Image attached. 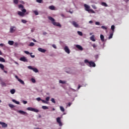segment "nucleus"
Returning <instances> with one entry per match:
<instances>
[{
  "label": "nucleus",
  "instance_id": "nucleus-29",
  "mask_svg": "<svg viewBox=\"0 0 129 129\" xmlns=\"http://www.w3.org/2000/svg\"><path fill=\"white\" fill-rule=\"evenodd\" d=\"M115 28V27L114 26V25H112L111 27V29L112 31V33H114V29Z\"/></svg>",
  "mask_w": 129,
  "mask_h": 129
},
{
  "label": "nucleus",
  "instance_id": "nucleus-50",
  "mask_svg": "<svg viewBox=\"0 0 129 129\" xmlns=\"http://www.w3.org/2000/svg\"><path fill=\"white\" fill-rule=\"evenodd\" d=\"M52 47L54 48V49H57V46L55 44H52Z\"/></svg>",
  "mask_w": 129,
  "mask_h": 129
},
{
  "label": "nucleus",
  "instance_id": "nucleus-22",
  "mask_svg": "<svg viewBox=\"0 0 129 129\" xmlns=\"http://www.w3.org/2000/svg\"><path fill=\"white\" fill-rule=\"evenodd\" d=\"M49 10H51V11H54L55 10V7L54 6H50L49 7Z\"/></svg>",
  "mask_w": 129,
  "mask_h": 129
},
{
  "label": "nucleus",
  "instance_id": "nucleus-5",
  "mask_svg": "<svg viewBox=\"0 0 129 129\" xmlns=\"http://www.w3.org/2000/svg\"><path fill=\"white\" fill-rule=\"evenodd\" d=\"M27 109L30 111H34V112H39V110L32 107H28Z\"/></svg>",
  "mask_w": 129,
  "mask_h": 129
},
{
  "label": "nucleus",
  "instance_id": "nucleus-23",
  "mask_svg": "<svg viewBox=\"0 0 129 129\" xmlns=\"http://www.w3.org/2000/svg\"><path fill=\"white\" fill-rule=\"evenodd\" d=\"M18 81H19V82L23 85H25V82L21 79H18Z\"/></svg>",
  "mask_w": 129,
  "mask_h": 129
},
{
  "label": "nucleus",
  "instance_id": "nucleus-49",
  "mask_svg": "<svg viewBox=\"0 0 129 129\" xmlns=\"http://www.w3.org/2000/svg\"><path fill=\"white\" fill-rule=\"evenodd\" d=\"M22 102L24 103V104H27V103H28V102L25 100L22 101Z\"/></svg>",
  "mask_w": 129,
  "mask_h": 129
},
{
  "label": "nucleus",
  "instance_id": "nucleus-53",
  "mask_svg": "<svg viewBox=\"0 0 129 129\" xmlns=\"http://www.w3.org/2000/svg\"><path fill=\"white\" fill-rule=\"evenodd\" d=\"M43 35H44V36H45V35H47V32H43Z\"/></svg>",
  "mask_w": 129,
  "mask_h": 129
},
{
  "label": "nucleus",
  "instance_id": "nucleus-17",
  "mask_svg": "<svg viewBox=\"0 0 129 129\" xmlns=\"http://www.w3.org/2000/svg\"><path fill=\"white\" fill-rule=\"evenodd\" d=\"M19 113H21V114H28L27 112H26L22 110H19Z\"/></svg>",
  "mask_w": 129,
  "mask_h": 129
},
{
  "label": "nucleus",
  "instance_id": "nucleus-52",
  "mask_svg": "<svg viewBox=\"0 0 129 129\" xmlns=\"http://www.w3.org/2000/svg\"><path fill=\"white\" fill-rule=\"evenodd\" d=\"M32 41H33V42L35 43H37V40H36L35 39H32Z\"/></svg>",
  "mask_w": 129,
  "mask_h": 129
},
{
  "label": "nucleus",
  "instance_id": "nucleus-27",
  "mask_svg": "<svg viewBox=\"0 0 129 129\" xmlns=\"http://www.w3.org/2000/svg\"><path fill=\"white\" fill-rule=\"evenodd\" d=\"M0 62H6V60L3 57H0Z\"/></svg>",
  "mask_w": 129,
  "mask_h": 129
},
{
  "label": "nucleus",
  "instance_id": "nucleus-6",
  "mask_svg": "<svg viewBox=\"0 0 129 129\" xmlns=\"http://www.w3.org/2000/svg\"><path fill=\"white\" fill-rule=\"evenodd\" d=\"M17 31V28L15 26H11L10 29V32L11 33H15Z\"/></svg>",
  "mask_w": 129,
  "mask_h": 129
},
{
  "label": "nucleus",
  "instance_id": "nucleus-7",
  "mask_svg": "<svg viewBox=\"0 0 129 129\" xmlns=\"http://www.w3.org/2000/svg\"><path fill=\"white\" fill-rule=\"evenodd\" d=\"M28 68L30 70H33V71H34V72H35V73L39 72V71L38 70V69H37V68H33L31 66H28Z\"/></svg>",
  "mask_w": 129,
  "mask_h": 129
},
{
  "label": "nucleus",
  "instance_id": "nucleus-19",
  "mask_svg": "<svg viewBox=\"0 0 129 129\" xmlns=\"http://www.w3.org/2000/svg\"><path fill=\"white\" fill-rule=\"evenodd\" d=\"M113 36V32H112L110 34L108 37V39L110 40V39H112Z\"/></svg>",
  "mask_w": 129,
  "mask_h": 129
},
{
  "label": "nucleus",
  "instance_id": "nucleus-40",
  "mask_svg": "<svg viewBox=\"0 0 129 129\" xmlns=\"http://www.w3.org/2000/svg\"><path fill=\"white\" fill-rule=\"evenodd\" d=\"M92 47H93V48H94V49H95V48H96V47H97V45L95 44H93L92 45Z\"/></svg>",
  "mask_w": 129,
  "mask_h": 129
},
{
  "label": "nucleus",
  "instance_id": "nucleus-21",
  "mask_svg": "<svg viewBox=\"0 0 129 129\" xmlns=\"http://www.w3.org/2000/svg\"><path fill=\"white\" fill-rule=\"evenodd\" d=\"M90 40L93 42H95V39L94 38V35H92L90 37Z\"/></svg>",
  "mask_w": 129,
  "mask_h": 129
},
{
  "label": "nucleus",
  "instance_id": "nucleus-34",
  "mask_svg": "<svg viewBox=\"0 0 129 129\" xmlns=\"http://www.w3.org/2000/svg\"><path fill=\"white\" fill-rule=\"evenodd\" d=\"M78 34L79 36H83V34L81 31H78Z\"/></svg>",
  "mask_w": 129,
  "mask_h": 129
},
{
  "label": "nucleus",
  "instance_id": "nucleus-4",
  "mask_svg": "<svg viewBox=\"0 0 129 129\" xmlns=\"http://www.w3.org/2000/svg\"><path fill=\"white\" fill-rule=\"evenodd\" d=\"M85 63H88L89 64L90 67H95L96 65L95 64V63L92 61H89L88 59H85L84 60Z\"/></svg>",
  "mask_w": 129,
  "mask_h": 129
},
{
  "label": "nucleus",
  "instance_id": "nucleus-47",
  "mask_svg": "<svg viewBox=\"0 0 129 129\" xmlns=\"http://www.w3.org/2000/svg\"><path fill=\"white\" fill-rule=\"evenodd\" d=\"M24 53H25V54H27V55H29L30 54H31V53H30L29 51H25Z\"/></svg>",
  "mask_w": 129,
  "mask_h": 129
},
{
  "label": "nucleus",
  "instance_id": "nucleus-54",
  "mask_svg": "<svg viewBox=\"0 0 129 129\" xmlns=\"http://www.w3.org/2000/svg\"><path fill=\"white\" fill-rule=\"evenodd\" d=\"M0 46L1 47H4V44L3 43H1L0 44Z\"/></svg>",
  "mask_w": 129,
  "mask_h": 129
},
{
  "label": "nucleus",
  "instance_id": "nucleus-57",
  "mask_svg": "<svg viewBox=\"0 0 129 129\" xmlns=\"http://www.w3.org/2000/svg\"><path fill=\"white\" fill-rule=\"evenodd\" d=\"M89 24H92V23H93V21H90L89 22Z\"/></svg>",
  "mask_w": 129,
  "mask_h": 129
},
{
  "label": "nucleus",
  "instance_id": "nucleus-12",
  "mask_svg": "<svg viewBox=\"0 0 129 129\" xmlns=\"http://www.w3.org/2000/svg\"><path fill=\"white\" fill-rule=\"evenodd\" d=\"M19 60L20 61H22L23 62H28V59L25 56L20 57Z\"/></svg>",
  "mask_w": 129,
  "mask_h": 129
},
{
  "label": "nucleus",
  "instance_id": "nucleus-16",
  "mask_svg": "<svg viewBox=\"0 0 129 129\" xmlns=\"http://www.w3.org/2000/svg\"><path fill=\"white\" fill-rule=\"evenodd\" d=\"M18 8L20 9V10H25V9H24L23 5L22 4L18 5Z\"/></svg>",
  "mask_w": 129,
  "mask_h": 129
},
{
  "label": "nucleus",
  "instance_id": "nucleus-41",
  "mask_svg": "<svg viewBox=\"0 0 129 129\" xmlns=\"http://www.w3.org/2000/svg\"><path fill=\"white\" fill-rule=\"evenodd\" d=\"M51 101L53 103H56V101H55V99H54V98H51Z\"/></svg>",
  "mask_w": 129,
  "mask_h": 129
},
{
  "label": "nucleus",
  "instance_id": "nucleus-2",
  "mask_svg": "<svg viewBox=\"0 0 129 129\" xmlns=\"http://www.w3.org/2000/svg\"><path fill=\"white\" fill-rule=\"evenodd\" d=\"M84 7L85 8V11L88 12V13L91 14H95V12L92 9H90V6L87 5V4H84Z\"/></svg>",
  "mask_w": 129,
  "mask_h": 129
},
{
  "label": "nucleus",
  "instance_id": "nucleus-38",
  "mask_svg": "<svg viewBox=\"0 0 129 129\" xmlns=\"http://www.w3.org/2000/svg\"><path fill=\"white\" fill-rule=\"evenodd\" d=\"M1 85L2 86H7V84H6L4 82H1Z\"/></svg>",
  "mask_w": 129,
  "mask_h": 129
},
{
  "label": "nucleus",
  "instance_id": "nucleus-61",
  "mask_svg": "<svg viewBox=\"0 0 129 129\" xmlns=\"http://www.w3.org/2000/svg\"><path fill=\"white\" fill-rule=\"evenodd\" d=\"M95 58H98V55H95Z\"/></svg>",
  "mask_w": 129,
  "mask_h": 129
},
{
  "label": "nucleus",
  "instance_id": "nucleus-1",
  "mask_svg": "<svg viewBox=\"0 0 129 129\" xmlns=\"http://www.w3.org/2000/svg\"><path fill=\"white\" fill-rule=\"evenodd\" d=\"M48 18V19L52 22V24H53L54 26L61 27V24L58 22H55V19H54L52 17L49 16Z\"/></svg>",
  "mask_w": 129,
  "mask_h": 129
},
{
  "label": "nucleus",
  "instance_id": "nucleus-13",
  "mask_svg": "<svg viewBox=\"0 0 129 129\" xmlns=\"http://www.w3.org/2000/svg\"><path fill=\"white\" fill-rule=\"evenodd\" d=\"M38 50L39 51V52H41V53H45V52H46L47 50L46 49H44L41 47H39L38 48Z\"/></svg>",
  "mask_w": 129,
  "mask_h": 129
},
{
  "label": "nucleus",
  "instance_id": "nucleus-3",
  "mask_svg": "<svg viewBox=\"0 0 129 129\" xmlns=\"http://www.w3.org/2000/svg\"><path fill=\"white\" fill-rule=\"evenodd\" d=\"M21 11L18 12V15L20 16V17H25V15H28L29 13L27 12V10L26 9H21ZM26 13V14H25Z\"/></svg>",
  "mask_w": 129,
  "mask_h": 129
},
{
  "label": "nucleus",
  "instance_id": "nucleus-30",
  "mask_svg": "<svg viewBox=\"0 0 129 129\" xmlns=\"http://www.w3.org/2000/svg\"><path fill=\"white\" fill-rule=\"evenodd\" d=\"M102 6H103V7H108V5H107V4L104 2H102L101 3Z\"/></svg>",
  "mask_w": 129,
  "mask_h": 129
},
{
  "label": "nucleus",
  "instance_id": "nucleus-55",
  "mask_svg": "<svg viewBox=\"0 0 129 129\" xmlns=\"http://www.w3.org/2000/svg\"><path fill=\"white\" fill-rule=\"evenodd\" d=\"M15 77H16V79H17L18 80H19V79H20L19 78V77H18V76H16Z\"/></svg>",
  "mask_w": 129,
  "mask_h": 129
},
{
  "label": "nucleus",
  "instance_id": "nucleus-45",
  "mask_svg": "<svg viewBox=\"0 0 129 129\" xmlns=\"http://www.w3.org/2000/svg\"><path fill=\"white\" fill-rule=\"evenodd\" d=\"M31 81L33 83H36V80H35L34 78L31 79Z\"/></svg>",
  "mask_w": 129,
  "mask_h": 129
},
{
  "label": "nucleus",
  "instance_id": "nucleus-28",
  "mask_svg": "<svg viewBox=\"0 0 129 129\" xmlns=\"http://www.w3.org/2000/svg\"><path fill=\"white\" fill-rule=\"evenodd\" d=\"M12 101L14 102V103H16V104H20V102L16 101L15 99H13Z\"/></svg>",
  "mask_w": 129,
  "mask_h": 129
},
{
  "label": "nucleus",
  "instance_id": "nucleus-64",
  "mask_svg": "<svg viewBox=\"0 0 129 129\" xmlns=\"http://www.w3.org/2000/svg\"><path fill=\"white\" fill-rule=\"evenodd\" d=\"M52 110H53V111L55 110V108H53L52 109Z\"/></svg>",
  "mask_w": 129,
  "mask_h": 129
},
{
  "label": "nucleus",
  "instance_id": "nucleus-39",
  "mask_svg": "<svg viewBox=\"0 0 129 129\" xmlns=\"http://www.w3.org/2000/svg\"><path fill=\"white\" fill-rule=\"evenodd\" d=\"M29 46L30 47H33V46H35V43H34V42H31L30 44H29Z\"/></svg>",
  "mask_w": 129,
  "mask_h": 129
},
{
  "label": "nucleus",
  "instance_id": "nucleus-14",
  "mask_svg": "<svg viewBox=\"0 0 129 129\" xmlns=\"http://www.w3.org/2000/svg\"><path fill=\"white\" fill-rule=\"evenodd\" d=\"M72 24L73 26L75 27V28H78V27H79V25H78V24H77V23H76L75 21H73Z\"/></svg>",
  "mask_w": 129,
  "mask_h": 129
},
{
  "label": "nucleus",
  "instance_id": "nucleus-11",
  "mask_svg": "<svg viewBox=\"0 0 129 129\" xmlns=\"http://www.w3.org/2000/svg\"><path fill=\"white\" fill-rule=\"evenodd\" d=\"M0 124H1V125L2 126V127L4 128L6 127H8V124L4 122L0 121Z\"/></svg>",
  "mask_w": 129,
  "mask_h": 129
},
{
  "label": "nucleus",
  "instance_id": "nucleus-36",
  "mask_svg": "<svg viewBox=\"0 0 129 129\" xmlns=\"http://www.w3.org/2000/svg\"><path fill=\"white\" fill-rule=\"evenodd\" d=\"M22 23H23V24H27V21L26 20L22 19L21 20Z\"/></svg>",
  "mask_w": 129,
  "mask_h": 129
},
{
  "label": "nucleus",
  "instance_id": "nucleus-43",
  "mask_svg": "<svg viewBox=\"0 0 129 129\" xmlns=\"http://www.w3.org/2000/svg\"><path fill=\"white\" fill-rule=\"evenodd\" d=\"M42 108H43V109H48V107H47V106H42Z\"/></svg>",
  "mask_w": 129,
  "mask_h": 129
},
{
  "label": "nucleus",
  "instance_id": "nucleus-35",
  "mask_svg": "<svg viewBox=\"0 0 129 129\" xmlns=\"http://www.w3.org/2000/svg\"><path fill=\"white\" fill-rule=\"evenodd\" d=\"M59 83H61V84H65V83H66V82L63 81L62 80H59Z\"/></svg>",
  "mask_w": 129,
  "mask_h": 129
},
{
  "label": "nucleus",
  "instance_id": "nucleus-60",
  "mask_svg": "<svg viewBox=\"0 0 129 129\" xmlns=\"http://www.w3.org/2000/svg\"><path fill=\"white\" fill-rule=\"evenodd\" d=\"M0 55H3V52H2V51L0 50Z\"/></svg>",
  "mask_w": 129,
  "mask_h": 129
},
{
  "label": "nucleus",
  "instance_id": "nucleus-26",
  "mask_svg": "<svg viewBox=\"0 0 129 129\" xmlns=\"http://www.w3.org/2000/svg\"><path fill=\"white\" fill-rule=\"evenodd\" d=\"M0 68L2 70H5V66H4V64L0 63Z\"/></svg>",
  "mask_w": 129,
  "mask_h": 129
},
{
  "label": "nucleus",
  "instance_id": "nucleus-42",
  "mask_svg": "<svg viewBox=\"0 0 129 129\" xmlns=\"http://www.w3.org/2000/svg\"><path fill=\"white\" fill-rule=\"evenodd\" d=\"M36 2L39 4H42V3L43 2V0H36Z\"/></svg>",
  "mask_w": 129,
  "mask_h": 129
},
{
  "label": "nucleus",
  "instance_id": "nucleus-48",
  "mask_svg": "<svg viewBox=\"0 0 129 129\" xmlns=\"http://www.w3.org/2000/svg\"><path fill=\"white\" fill-rule=\"evenodd\" d=\"M92 8H93V9H94V10H96V9H97L95 5H92Z\"/></svg>",
  "mask_w": 129,
  "mask_h": 129
},
{
  "label": "nucleus",
  "instance_id": "nucleus-18",
  "mask_svg": "<svg viewBox=\"0 0 129 129\" xmlns=\"http://www.w3.org/2000/svg\"><path fill=\"white\" fill-rule=\"evenodd\" d=\"M100 39L102 42H104V36H103V35H100Z\"/></svg>",
  "mask_w": 129,
  "mask_h": 129
},
{
  "label": "nucleus",
  "instance_id": "nucleus-46",
  "mask_svg": "<svg viewBox=\"0 0 129 129\" xmlns=\"http://www.w3.org/2000/svg\"><path fill=\"white\" fill-rule=\"evenodd\" d=\"M95 25L97 26H100V23L99 22H95Z\"/></svg>",
  "mask_w": 129,
  "mask_h": 129
},
{
  "label": "nucleus",
  "instance_id": "nucleus-32",
  "mask_svg": "<svg viewBox=\"0 0 129 129\" xmlns=\"http://www.w3.org/2000/svg\"><path fill=\"white\" fill-rule=\"evenodd\" d=\"M101 28L102 29H103V30H105L106 31V30H107V27H106L105 26H102L101 27Z\"/></svg>",
  "mask_w": 129,
  "mask_h": 129
},
{
  "label": "nucleus",
  "instance_id": "nucleus-8",
  "mask_svg": "<svg viewBox=\"0 0 129 129\" xmlns=\"http://www.w3.org/2000/svg\"><path fill=\"white\" fill-rule=\"evenodd\" d=\"M56 122H58L59 126H62V122H61V117H58L57 118H56Z\"/></svg>",
  "mask_w": 129,
  "mask_h": 129
},
{
  "label": "nucleus",
  "instance_id": "nucleus-56",
  "mask_svg": "<svg viewBox=\"0 0 129 129\" xmlns=\"http://www.w3.org/2000/svg\"><path fill=\"white\" fill-rule=\"evenodd\" d=\"M34 31H35V29L33 28L31 29V32L33 33V32H34Z\"/></svg>",
  "mask_w": 129,
  "mask_h": 129
},
{
  "label": "nucleus",
  "instance_id": "nucleus-37",
  "mask_svg": "<svg viewBox=\"0 0 129 129\" xmlns=\"http://www.w3.org/2000/svg\"><path fill=\"white\" fill-rule=\"evenodd\" d=\"M9 106L11 107V108H14L15 107V105L12 104H9Z\"/></svg>",
  "mask_w": 129,
  "mask_h": 129
},
{
  "label": "nucleus",
  "instance_id": "nucleus-20",
  "mask_svg": "<svg viewBox=\"0 0 129 129\" xmlns=\"http://www.w3.org/2000/svg\"><path fill=\"white\" fill-rule=\"evenodd\" d=\"M10 93H11V94H15V93H16V90H15L14 89H11L10 90Z\"/></svg>",
  "mask_w": 129,
  "mask_h": 129
},
{
  "label": "nucleus",
  "instance_id": "nucleus-10",
  "mask_svg": "<svg viewBox=\"0 0 129 129\" xmlns=\"http://www.w3.org/2000/svg\"><path fill=\"white\" fill-rule=\"evenodd\" d=\"M64 50L67 54H70V49L68 47V46H66L64 48Z\"/></svg>",
  "mask_w": 129,
  "mask_h": 129
},
{
  "label": "nucleus",
  "instance_id": "nucleus-31",
  "mask_svg": "<svg viewBox=\"0 0 129 129\" xmlns=\"http://www.w3.org/2000/svg\"><path fill=\"white\" fill-rule=\"evenodd\" d=\"M13 3L15 5H18V4H19V0H14Z\"/></svg>",
  "mask_w": 129,
  "mask_h": 129
},
{
  "label": "nucleus",
  "instance_id": "nucleus-15",
  "mask_svg": "<svg viewBox=\"0 0 129 129\" xmlns=\"http://www.w3.org/2000/svg\"><path fill=\"white\" fill-rule=\"evenodd\" d=\"M76 48H77L80 51H83V48L82 46L77 44L76 45Z\"/></svg>",
  "mask_w": 129,
  "mask_h": 129
},
{
  "label": "nucleus",
  "instance_id": "nucleus-58",
  "mask_svg": "<svg viewBox=\"0 0 129 129\" xmlns=\"http://www.w3.org/2000/svg\"><path fill=\"white\" fill-rule=\"evenodd\" d=\"M80 87H81V86L79 85L78 87V89H80Z\"/></svg>",
  "mask_w": 129,
  "mask_h": 129
},
{
  "label": "nucleus",
  "instance_id": "nucleus-62",
  "mask_svg": "<svg viewBox=\"0 0 129 129\" xmlns=\"http://www.w3.org/2000/svg\"><path fill=\"white\" fill-rule=\"evenodd\" d=\"M20 3H21V4H24V2H23V1H21Z\"/></svg>",
  "mask_w": 129,
  "mask_h": 129
},
{
  "label": "nucleus",
  "instance_id": "nucleus-9",
  "mask_svg": "<svg viewBox=\"0 0 129 129\" xmlns=\"http://www.w3.org/2000/svg\"><path fill=\"white\" fill-rule=\"evenodd\" d=\"M36 100H37V101H42L43 103H45V104H48V102L45 101L44 100H42L40 97L36 98Z\"/></svg>",
  "mask_w": 129,
  "mask_h": 129
},
{
  "label": "nucleus",
  "instance_id": "nucleus-33",
  "mask_svg": "<svg viewBox=\"0 0 129 129\" xmlns=\"http://www.w3.org/2000/svg\"><path fill=\"white\" fill-rule=\"evenodd\" d=\"M33 13L35 14V16H38V15H39V13L37 11H34Z\"/></svg>",
  "mask_w": 129,
  "mask_h": 129
},
{
  "label": "nucleus",
  "instance_id": "nucleus-25",
  "mask_svg": "<svg viewBox=\"0 0 129 129\" xmlns=\"http://www.w3.org/2000/svg\"><path fill=\"white\" fill-rule=\"evenodd\" d=\"M60 110H61V111H62V112H64V111H65V109H64V107H63V106H60L59 107Z\"/></svg>",
  "mask_w": 129,
  "mask_h": 129
},
{
  "label": "nucleus",
  "instance_id": "nucleus-44",
  "mask_svg": "<svg viewBox=\"0 0 129 129\" xmlns=\"http://www.w3.org/2000/svg\"><path fill=\"white\" fill-rule=\"evenodd\" d=\"M45 101H47V102H48V101H49V100H50V97H47L46 98H45Z\"/></svg>",
  "mask_w": 129,
  "mask_h": 129
},
{
  "label": "nucleus",
  "instance_id": "nucleus-63",
  "mask_svg": "<svg viewBox=\"0 0 129 129\" xmlns=\"http://www.w3.org/2000/svg\"><path fill=\"white\" fill-rule=\"evenodd\" d=\"M61 17H64V15H63V14H61Z\"/></svg>",
  "mask_w": 129,
  "mask_h": 129
},
{
  "label": "nucleus",
  "instance_id": "nucleus-24",
  "mask_svg": "<svg viewBox=\"0 0 129 129\" xmlns=\"http://www.w3.org/2000/svg\"><path fill=\"white\" fill-rule=\"evenodd\" d=\"M8 44L9 45H10V46H13V45H14V41H13L9 40L8 41Z\"/></svg>",
  "mask_w": 129,
  "mask_h": 129
},
{
  "label": "nucleus",
  "instance_id": "nucleus-59",
  "mask_svg": "<svg viewBox=\"0 0 129 129\" xmlns=\"http://www.w3.org/2000/svg\"><path fill=\"white\" fill-rule=\"evenodd\" d=\"M69 106H71V103H69Z\"/></svg>",
  "mask_w": 129,
  "mask_h": 129
},
{
  "label": "nucleus",
  "instance_id": "nucleus-51",
  "mask_svg": "<svg viewBox=\"0 0 129 129\" xmlns=\"http://www.w3.org/2000/svg\"><path fill=\"white\" fill-rule=\"evenodd\" d=\"M32 54H33V53L31 52L30 53V56L32 58H35V55H32Z\"/></svg>",
  "mask_w": 129,
  "mask_h": 129
}]
</instances>
